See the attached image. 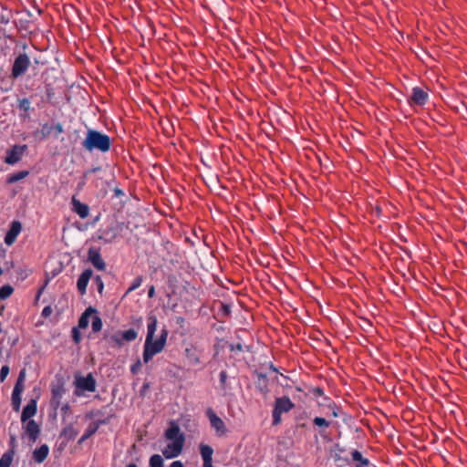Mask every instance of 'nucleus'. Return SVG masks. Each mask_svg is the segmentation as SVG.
<instances>
[{
	"label": "nucleus",
	"mask_w": 467,
	"mask_h": 467,
	"mask_svg": "<svg viewBox=\"0 0 467 467\" xmlns=\"http://www.w3.org/2000/svg\"><path fill=\"white\" fill-rule=\"evenodd\" d=\"M73 210L76 212L80 218H87L89 213L88 205L80 202L78 200L73 198L72 199Z\"/></svg>",
	"instance_id": "obj_21"
},
{
	"label": "nucleus",
	"mask_w": 467,
	"mask_h": 467,
	"mask_svg": "<svg viewBox=\"0 0 467 467\" xmlns=\"http://www.w3.org/2000/svg\"><path fill=\"white\" fill-rule=\"evenodd\" d=\"M88 260L98 270H105L106 263L101 257L99 251L94 247H90L88 252Z\"/></svg>",
	"instance_id": "obj_12"
},
{
	"label": "nucleus",
	"mask_w": 467,
	"mask_h": 467,
	"mask_svg": "<svg viewBox=\"0 0 467 467\" xmlns=\"http://www.w3.org/2000/svg\"><path fill=\"white\" fill-rule=\"evenodd\" d=\"M54 95L53 88L50 87V85L47 86V99L50 100Z\"/></svg>",
	"instance_id": "obj_43"
},
{
	"label": "nucleus",
	"mask_w": 467,
	"mask_h": 467,
	"mask_svg": "<svg viewBox=\"0 0 467 467\" xmlns=\"http://www.w3.org/2000/svg\"><path fill=\"white\" fill-rule=\"evenodd\" d=\"M127 467H138V466L136 464H134V463H130V464L127 465Z\"/></svg>",
	"instance_id": "obj_58"
},
{
	"label": "nucleus",
	"mask_w": 467,
	"mask_h": 467,
	"mask_svg": "<svg viewBox=\"0 0 467 467\" xmlns=\"http://www.w3.org/2000/svg\"><path fill=\"white\" fill-rule=\"evenodd\" d=\"M141 282H142V276H138V277H136V278L133 280V282H132L131 285L129 287V289H128L127 293H130V292H131V291H133V290L137 289L138 287H140V285H141Z\"/></svg>",
	"instance_id": "obj_35"
},
{
	"label": "nucleus",
	"mask_w": 467,
	"mask_h": 467,
	"mask_svg": "<svg viewBox=\"0 0 467 467\" xmlns=\"http://www.w3.org/2000/svg\"><path fill=\"white\" fill-rule=\"evenodd\" d=\"M44 288H45L44 286H43V287H41V289L39 290V292H38V294H37L36 298H38V297H39V296H40V294L42 293V291L44 290Z\"/></svg>",
	"instance_id": "obj_56"
},
{
	"label": "nucleus",
	"mask_w": 467,
	"mask_h": 467,
	"mask_svg": "<svg viewBox=\"0 0 467 467\" xmlns=\"http://www.w3.org/2000/svg\"><path fill=\"white\" fill-rule=\"evenodd\" d=\"M341 409L330 398L323 396V428L334 425L333 419L338 417Z\"/></svg>",
	"instance_id": "obj_4"
},
{
	"label": "nucleus",
	"mask_w": 467,
	"mask_h": 467,
	"mask_svg": "<svg viewBox=\"0 0 467 467\" xmlns=\"http://www.w3.org/2000/svg\"><path fill=\"white\" fill-rule=\"evenodd\" d=\"M30 66V58L26 53L19 54L12 67V77L16 78L23 76Z\"/></svg>",
	"instance_id": "obj_7"
},
{
	"label": "nucleus",
	"mask_w": 467,
	"mask_h": 467,
	"mask_svg": "<svg viewBox=\"0 0 467 467\" xmlns=\"http://www.w3.org/2000/svg\"><path fill=\"white\" fill-rule=\"evenodd\" d=\"M21 230H22V224L20 222H18V221L12 222L10 229L8 230V232L5 234V243L7 245H12L15 243L17 235L21 232Z\"/></svg>",
	"instance_id": "obj_13"
},
{
	"label": "nucleus",
	"mask_w": 467,
	"mask_h": 467,
	"mask_svg": "<svg viewBox=\"0 0 467 467\" xmlns=\"http://www.w3.org/2000/svg\"><path fill=\"white\" fill-rule=\"evenodd\" d=\"M203 467H213V461H203Z\"/></svg>",
	"instance_id": "obj_53"
},
{
	"label": "nucleus",
	"mask_w": 467,
	"mask_h": 467,
	"mask_svg": "<svg viewBox=\"0 0 467 467\" xmlns=\"http://www.w3.org/2000/svg\"><path fill=\"white\" fill-rule=\"evenodd\" d=\"M141 361L140 360H137L131 367H130V371L132 374H137L140 368H141Z\"/></svg>",
	"instance_id": "obj_39"
},
{
	"label": "nucleus",
	"mask_w": 467,
	"mask_h": 467,
	"mask_svg": "<svg viewBox=\"0 0 467 467\" xmlns=\"http://www.w3.org/2000/svg\"><path fill=\"white\" fill-rule=\"evenodd\" d=\"M10 368L7 365L2 367L0 371V380L4 381L7 375L9 374Z\"/></svg>",
	"instance_id": "obj_38"
},
{
	"label": "nucleus",
	"mask_w": 467,
	"mask_h": 467,
	"mask_svg": "<svg viewBox=\"0 0 467 467\" xmlns=\"http://www.w3.org/2000/svg\"><path fill=\"white\" fill-rule=\"evenodd\" d=\"M322 167L327 169V166L324 162L322 164Z\"/></svg>",
	"instance_id": "obj_64"
},
{
	"label": "nucleus",
	"mask_w": 467,
	"mask_h": 467,
	"mask_svg": "<svg viewBox=\"0 0 467 467\" xmlns=\"http://www.w3.org/2000/svg\"><path fill=\"white\" fill-rule=\"evenodd\" d=\"M102 319L99 316H95L92 319V331L98 333L102 329Z\"/></svg>",
	"instance_id": "obj_32"
},
{
	"label": "nucleus",
	"mask_w": 467,
	"mask_h": 467,
	"mask_svg": "<svg viewBox=\"0 0 467 467\" xmlns=\"http://www.w3.org/2000/svg\"><path fill=\"white\" fill-rule=\"evenodd\" d=\"M71 333H72V338H73L74 342L77 344L79 343L81 340V334H80L79 328L77 327H74L72 328Z\"/></svg>",
	"instance_id": "obj_36"
},
{
	"label": "nucleus",
	"mask_w": 467,
	"mask_h": 467,
	"mask_svg": "<svg viewBox=\"0 0 467 467\" xmlns=\"http://www.w3.org/2000/svg\"><path fill=\"white\" fill-rule=\"evenodd\" d=\"M281 415H282V413H280L275 410H273V424L274 425H278L281 422Z\"/></svg>",
	"instance_id": "obj_40"
},
{
	"label": "nucleus",
	"mask_w": 467,
	"mask_h": 467,
	"mask_svg": "<svg viewBox=\"0 0 467 467\" xmlns=\"http://www.w3.org/2000/svg\"><path fill=\"white\" fill-rule=\"evenodd\" d=\"M206 415L209 418L211 426L216 431L219 436H223L227 432L224 422L212 409L207 410Z\"/></svg>",
	"instance_id": "obj_10"
},
{
	"label": "nucleus",
	"mask_w": 467,
	"mask_h": 467,
	"mask_svg": "<svg viewBox=\"0 0 467 467\" xmlns=\"http://www.w3.org/2000/svg\"><path fill=\"white\" fill-rule=\"evenodd\" d=\"M155 296V287L153 285H151L150 288H149V291H148V296L150 298H152L153 296Z\"/></svg>",
	"instance_id": "obj_46"
},
{
	"label": "nucleus",
	"mask_w": 467,
	"mask_h": 467,
	"mask_svg": "<svg viewBox=\"0 0 467 467\" xmlns=\"http://www.w3.org/2000/svg\"><path fill=\"white\" fill-rule=\"evenodd\" d=\"M25 431L28 435L30 441L34 443L39 436L40 428L36 420H29L25 426Z\"/></svg>",
	"instance_id": "obj_15"
},
{
	"label": "nucleus",
	"mask_w": 467,
	"mask_h": 467,
	"mask_svg": "<svg viewBox=\"0 0 467 467\" xmlns=\"http://www.w3.org/2000/svg\"><path fill=\"white\" fill-rule=\"evenodd\" d=\"M16 441V437L15 436H11V442H15Z\"/></svg>",
	"instance_id": "obj_61"
},
{
	"label": "nucleus",
	"mask_w": 467,
	"mask_h": 467,
	"mask_svg": "<svg viewBox=\"0 0 467 467\" xmlns=\"http://www.w3.org/2000/svg\"><path fill=\"white\" fill-rule=\"evenodd\" d=\"M148 388H149V384H144V385H143V389H144V390H147V389H148Z\"/></svg>",
	"instance_id": "obj_59"
},
{
	"label": "nucleus",
	"mask_w": 467,
	"mask_h": 467,
	"mask_svg": "<svg viewBox=\"0 0 467 467\" xmlns=\"http://www.w3.org/2000/svg\"><path fill=\"white\" fill-rule=\"evenodd\" d=\"M4 273V268L0 267V275H2Z\"/></svg>",
	"instance_id": "obj_62"
},
{
	"label": "nucleus",
	"mask_w": 467,
	"mask_h": 467,
	"mask_svg": "<svg viewBox=\"0 0 467 467\" xmlns=\"http://www.w3.org/2000/svg\"><path fill=\"white\" fill-rule=\"evenodd\" d=\"M17 107L20 110L27 112L31 109V102L26 98L20 99L17 100Z\"/></svg>",
	"instance_id": "obj_29"
},
{
	"label": "nucleus",
	"mask_w": 467,
	"mask_h": 467,
	"mask_svg": "<svg viewBox=\"0 0 467 467\" xmlns=\"http://www.w3.org/2000/svg\"><path fill=\"white\" fill-rule=\"evenodd\" d=\"M25 376H26V372H25V369H23L19 373V376H18L16 383H19V384L23 385V381H24Z\"/></svg>",
	"instance_id": "obj_44"
},
{
	"label": "nucleus",
	"mask_w": 467,
	"mask_h": 467,
	"mask_svg": "<svg viewBox=\"0 0 467 467\" xmlns=\"http://www.w3.org/2000/svg\"><path fill=\"white\" fill-rule=\"evenodd\" d=\"M15 451L13 449L5 452L0 459V467H10L14 459Z\"/></svg>",
	"instance_id": "obj_25"
},
{
	"label": "nucleus",
	"mask_w": 467,
	"mask_h": 467,
	"mask_svg": "<svg viewBox=\"0 0 467 467\" xmlns=\"http://www.w3.org/2000/svg\"><path fill=\"white\" fill-rule=\"evenodd\" d=\"M94 282L97 285L98 292L99 294H102L103 289H104V283H103L101 277L99 275L95 276Z\"/></svg>",
	"instance_id": "obj_37"
},
{
	"label": "nucleus",
	"mask_w": 467,
	"mask_h": 467,
	"mask_svg": "<svg viewBox=\"0 0 467 467\" xmlns=\"http://www.w3.org/2000/svg\"><path fill=\"white\" fill-rule=\"evenodd\" d=\"M293 406L294 404L292 403L289 398L283 397L275 400L274 410L280 413H284L289 411L293 408Z\"/></svg>",
	"instance_id": "obj_18"
},
{
	"label": "nucleus",
	"mask_w": 467,
	"mask_h": 467,
	"mask_svg": "<svg viewBox=\"0 0 467 467\" xmlns=\"http://www.w3.org/2000/svg\"><path fill=\"white\" fill-rule=\"evenodd\" d=\"M95 313H97V309L92 306H88L80 316L78 320V326L77 327L82 329L87 328L89 323V317H91V315Z\"/></svg>",
	"instance_id": "obj_22"
},
{
	"label": "nucleus",
	"mask_w": 467,
	"mask_h": 467,
	"mask_svg": "<svg viewBox=\"0 0 467 467\" xmlns=\"http://www.w3.org/2000/svg\"><path fill=\"white\" fill-rule=\"evenodd\" d=\"M185 436H181L179 439L172 441V442L166 445L162 450V454L166 459H172L179 456L183 449Z\"/></svg>",
	"instance_id": "obj_8"
},
{
	"label": "nucleus",
	"mask_w": 467,
	"mask_h": 467,
	"mask_svg": "<svg viewBox=\"0 0 467 467\" xmlns=\"http://www.w3.org/2000/svg\"><path fill=\"white\" fill-rule=\"evenodd\" d=\"M271 369H273L274 371H276L275 368H274L273 365H271Z\"/></svg>",
	"instance_id": "obj_63"
},
{
	"label": "nucleus",
	"mask_w": 467,
	"mask_h": 467,
	"mask_svg": "<svg viewBox=\"0 0 467 467\" xmlns=\"http://www.w3.org/2000/svg\"><path fill=\"white\" fill-rule=\"evenodd\" d=\"M258 381L257 387L261 391H265L266 389V375L261 372H256Z\"/></svg>",
	"instance_id": "obj_31"
},
{
	"label": "nucleus",
	"mask_w": 467,
	"mask_h": 467,
	"mask_svg": "<svg viewBox=\"0 0 467 467\" xmlns=\"http://www.w3.org/2000/svg\"><path fill=\"white\" fill-rule=\"evenodd\" d=\"M5 270H10L11 268L14 267V263L13 262H5Z\"/></svg>",
	"instance_id": "obj_50"
},
{
	"label": "nucleus",
	"mask_w": 467,
	"mask_h": 467,
	"mask_svg": "<svg viewBox=\"0 0 467 467\" xmlns=\"http://www.w3.org/2000/svg\"><path fill=\"white\" fill-rule=\"evenodd\" d=\"M185 358L189 365L195 366L200 363V351L193 346L185 348Z\"/></svg>",
	"instance_id": "obj_16"
},
{
	"label": "nucleus",
	"mask_w": 467,
	"mask_h": 467,
	"mask_svg": "<svg viewBox=\"0 0 467 467\" xmlns=\"http://www.w3.org/2000/svg\"><path fill=\"white\" fill-rule=\"evenodd\" d=\"M53 310L50 306H46L42 311V317H48L52 314Z\"/></svg>",
	"instance_id": "obj_42"
},
{
	"label": "nucleus",
	"mask_w": 467,
	"mask_h": 467,
	"mask_svg": "<svg viewBox=\"0 0 467 467\" xmlns=\"http://www.w3.org/2000/svg\"><path fill=\"white\" fill-rule=\"evenodd\" d=\"M227 379V373L226 371L223 370L220 372V384L223 389H224V385L226 383Z\"/></svg>",
	"instance_id": "obj_41"
},
{
	"label": "nucleus",
	"mask_w": 467,
	"mask_h": 467,
	"mask_svg": "<svg viewBox=\"0 0 467 467\" xmlns=\"http://www.w3.org/2000/svg\"><path fill=\"white\" fill-rule=\"evenodd\" d=\"M23 385L22 384H19V383H16L15 385V388L13 389V393H12V402H13V406H14V409L16 410H18L19 408H20V404H21V393L23 391Z\"/></svg>",
	"instance_id": "obj_24"
},
{
	"label": "nucleus",
	"mask_w": 467,
	"mask_h": 467,
	"mask_svg": "<svg viewBox=\"0 0 467 467\" xmlns=\"http://www.w3.org/2000/svg\"><path fill=\"white\" fill-rule=\"evenodd\" d=\"M93 271L91 269H86L82 272V274L79 275L78 282H77V287L78 290L81 295L86 294L88 284L92 277Z\"/></svg>",
	"instance_id": "obj_14"
},
{
	"label": "nucleus",
	"mask_w": 467,
	"mask_h": 467,
	"mask_svg": "<svg viewBox=\"0 0 467 467\" xmlns=\"http://www.w3.org/2000/svg\"><path fill=\"white\" fill-rule=\"evenodd\" d=\"M314 422L317 426L321 427V417H316Z\"/></svg>",
	"instance_id": "obj_52"
},
{
	"label": "nucleus",
	"mask_w": 467,
	"mask_h": 467,
	"mask_svg": "<svg viewBox=\"0 0 467 467\" xmlns=\"http://www.w3.org/2000/svg\"><path fill=\"white\" fill-rule=\"evenodd\" d=\"M429 100V94L420 87H414L409 99L410 105L424 106Z\"/></svg>",
	"instance_id": "obj_9"
},
{
	"label": "nucleus",
	"mask_w": 467,
	"mask_h": 467,
	"mask_svg": "<svg viewBox=\"0 0 467 467\" xmlns=\"http://www.w3.org/2000/svg\"><path fill=\"white\" fill-rule=\"evenodd\" d=\"M36 413V401L31 400L23 409L21 415V421L26 422L29 420Z\"/></svg>",
	"instance_id": "obj_17"
},
{
	"label": "nucleus",
	"mask_w": 467,
	"mask_h": 467,
	"mask_svg": "<svg viewBox=\"0 0 467 467\" xmlns=\"http://www.w3.org/2000/svg\"><path fill=\"white\" fill-rule=\"evenodd\" d=\"M55 130H56V134L58 135L60 133L63 132V126L61 123H57L56 126H55Z\"/></svg>",
	"instance_id": "obj_45"
},
{
	"label": "nucleus",
	"mask_w": 467,
	"mask_h": 467,
	"mask_svg": "<svg viewBox=\"0 0 467 467\" xmlns=\"http://www.w3.org/2000/svg\"><path fill=\"white\" fill-rule=\"evenodd\" d=\"M74 385L76 387L74 394L78 397L83 395L85 391L94 392L96 390V379L91 373L86 377L77 374L75 376Z\"/></svg>",
	"instance_id": "obj_3"
},
{
	"label": "nucleus",
	"mask_w": 467,
	"mask_h": 467,
	"mask_svg": "<svg viewBox=\"0 0 467 467\" xmlns=\"http://www.w3.org/2000/svg\"><path fill=\"white\" fill-rule=\"evenodd\" d=\"M200 453L202 461H213V449L211 446L202 443L200 445Z\"/></svg>",
	"instance_id": "obj_26"
},
{
	"label": "nucleus",
	"mask_w": 467,
	"mask_h": 467,
	"mask_svg": "<svg viewBox=\"0 0 467 467\" xmlns=\"http://www.w3.org/2000/svg\"><path fill=\"white\" fill-rule=\"evenodd\" d=\"M98 428L97 427H89L86 432L83 434V436L79 439L78 443L84 442L87 439H88L90 436H92L96 431Z\"/></svg>",
	"instance_id": "obj_33"
},
{
	"label": "nucleus",
	"mask_w": 467,
	"mask_h": 467,
	"mask_svg": "<svg viewBox=\"0 0 467 467\" xmlns=\"http://www.w3.org/2000/svg\"><path fill=\"white\" fill-rule=\"evenodd\" d=\"M137 337V331L133 328H130L126 331H118L112 335L106 333L104 337L109 342H114L118 347H121L124 341H134Z\"/></svg>",
	"instance_id": "obj_6"
},
{
	"label": "nucleus",
	"mask_w": 467,
	"mask_h": 467,
	"mask_svg": "<svg viewBox=\"0 0 467 467\" xmlns=\"http://www.w3.org/2000/svg\"><path fill=\"white\" fill-rule=\"evenodd\" d=\"M52 399L50 401L54 410H57L61 404V399L66 393L65 380L63 377H56V380L51 384Z\"/></svg>",
	"instance_id": "obj_5"
},
{
	"label": "nucleus",
	"mask_w": 467,
	"mask_h": 467,
	"mask_svg": "<svg viewBox=\"0 0 467 467\" xmlns=\"http://www.w3.org/2000/svg\"><path fill=\"white\" fill-rule=\"evenodd\" d=\"M5 251H2V252L0 253V256L5 257Z\"/></svg>",
	"instance_id": "obj_60"
},
{
	"label": "nucleus",
	"mask_w": 467,
	"mask_h": 467,
	"mask_svg": "<svg viewBox=\"0 0 467 467\" xmlns=\"http://www.w3.org/2000/svg\"><path fill=\"white\" fill-rule=\"evenodd\" d=\"M236 348H237L238 350H242V345H241L240 343H238V344L236 345Z\"/></svg>",
	"instance_id": "obj_57"
},
{
	"label": "nucleus",
	"mask_w": 467,
	"mask_h": 467,
	"mask_svg": "<svg viewBox=\"0 0 467 467\" xmlns=\"http://www.w3.org/2000/svg\"><path fill=\"white\" fill-rule=\"evenodd\" d=\"M170 467H184V465L181 461H175L170 465Z\"/></svg>",
	"instance_id": "obj_48"
},
{
	"label": "nucleus",
	"mask_w": 467,
	"mask_h": 467,
	"mask_svg": "<svg viewBox=\"0 0 467 467\" xmlns=\"http://www.w3.org/2000/svg\"><path fill=\"white\" fill-rule=\"evenodd\" d=\"M158 319L156 316L151 315L148 317L147 335L144 343L143 361L148 363L152 358L161 353L166 345L169 331L163 327L157 340H154V335L157 329Z\"/></svg>",
	"instance_id": "obj_1"
},
{
	"label": "nucleus",
	"mask_w": 467,
	"mask_h": 467,
	"mask_svg": "<svg viewBox=\"0 0 467 467\" xmlns=\"http://www.w3.org/2000/svg\"><path fill=\"white\" fill-rule=\"evenodd\" d=\"M26 148H27L26 145L13 146L12 149H10L6 151V156H5V161L7 164H15V163L18 162L21 160Z\"/></svg>",
	"instance_id": "obj_11"
},
{
	"label": "nucleus",
	"mask_w": 467,
	"mask_h": 467,
	"mask_svg": "<svg viewBox=\"0 0 467 467\" xmlns=\"http://www.w3.org/2000/svg\"><path fill=\"white\" fill-rule=\"evenodd\" d=\"M111 140L107 135L99 130H88L87 137L82 141V147L88 151L99 150L107 152L110 150Z\"/></svg>",
	"instance_id": "obj_2"
},
{
	"label": "nucleus",
	"mask_w": 467,
	"mask_h": 467,
	"mask_svg": "<svg viewBox=\"0 0 467 467\" xmlns=\"http://www.w3.org/2000/svg\"><path fill=\"white\" fill-rule=\"evenodd\" d=\"M150 467H163V459L159 454H154L150 458Z\"/></svg>",
	"instance_id": "obj_30"
},
{
	"label": "nucleus",
	"mask_w": 467,
	"mask_h": 467,
	"mask_svg": "<svg viewBox=\"0 0 467 467\" xmlns=\"http://www.w3.org/2000/svg\"><path fill=\"white\" fill-rule=\"evenodd\" d=\"M326 343L328 347H330V342L328 339L325 338L323 339V344Z\"/></svg>",
	"instance_id": "obj_54"
},
{
	"label": "nucleus",
	"mask_w": 467,
	"mask_h": 467,
	"mask_svg": "<svg viewBox=\"0 0 467 467\" xmlns=\"http://www.w3.org/2000/svg\"><path fill=\"white\" fill-rule=\"evenodd\" d=\"M14 292V288L10 285H5L0 288V299L8 298Z\"/></svg>",
	"instance_id": "obj_27"
},
{
	"label": "nucleus",
	"mask_w": 467,
	"mask_h": 467,
	"mask_svg": "<svg viewBox=\"0 0 467 467\" xmlns=\"http://www.w3.org/2000/svg\"><path fill=\"white\" fill-rule=\"evenodd\" d=\"M28 175V171H19V172H16V173H14L12 174L8 179H7V182L8 183H14V182H16L24 178H26V176Z\"/></svg>",
	"instance_id": "obj_28"
},
{
	"label": "nucleus",
	"mask_w": 467,
	"mask_h": 467,
	"mask_svg": "<svg viewBox=\"0 0 467 467\" xmlns=\"http://www.w3.org/2000/svg\"><path fill=\"white\" fill-rule=\"evenodd\" d=\"M352 460L357 462L356 467H371V463L368 458L363 457L362 453L354 450L350 452Z\"/></svg>",
	"instance_id": "obj_23"
},
{
	"label": "nucleus",
	"mask_w": 467,
	"mask_h": 467,
	"mask_svg": "<svg viewBox=\"0 0 467 467\" xmlns=\"http://www.w3.org/2000/svg\"><path fill=\"white\" fill-rule=\"evenodd\" d=\"M101 170V167L98 166V167H94L92 169H90L89 171H88L86 172V175L88 174V173H91V172H98Z\"/></svg>",
	"instance_id": "obj_49"
},
{
	"label": "nucleus",
	"mask_w": 467,
	"mask_h": 467,
	"mask_svg": "<svg viewBox=\"0 0 467 467\" xmlns=\"http://www.w3.org/2000/svg\"><path fill=\"white\" fill-rule=\"evenodd\" d=\"M114 195L115 197H120V196H123L124 195V192L122 190L119 189V188H116L114 190Z\"/></svg>",
	"instance_id": "obj_47"
},
{
	"label": "nucleus",
	"mask_w": 467,
	"mask_h": 467,
	"mask_svg": "<svg viewBox=\"0 0 467 467\" xmlns=\"http://www.w3.org/2000/svg\"><path fill=\"white\" fill-rule=\"evenodd\" d=\"M63 434L67 436L69 440H72L77 436L78 432L72 426H67V428L64 429Z\"/></svg>",
	"instance_id": "obj_34"
},
{
	"label": "nucleus",
	"mask_w": 467,
	"mask_h": 467,
	"mask_svg": "<svg viewBox=\"0 0 467 467\" xmlns=\"http://www.w3.org/2000/svg\"><path fill=\"white\" fill-rule=\"evenodd\" d=\"M49 447L47 444L41 445L33 452V459L37 463H42L48 456Z\"/></svg>",
	"instance_id": "obj_20"
},
{
	"label": "nucleus",
	"mask_w": 467,
	"mask_h": 467,
	"mask_svg": "<svg viewBox=\"0 0 467 467\" xmlns=\"http://www.w3.org/2000/svg\"><path fill=\"white\" fill-rule=\"evenodd\" d=\"M315 392L321 394V389L319 387L316 388Z\"/></svg>",
	"instance_id": "obj_55"
},
{
	"label": "nucleus",
	"mask_w": 467,
	"mask_h": 467,
	"mask_svg": "<svg viewBox=\"0 0 467 467\" xmlns=\"http://www.w3.org/2000/svg\"><path fill=\"white\" fill-rule=\"evenodd\" d=\"M68 410H69V405H68V404H65V405H63V406H62V408H61V410H62V412H63L64 414H67V411H68Z\"/></svg>",
	"instance_id": "obj_51"
},
{
	"label": "nucleus",
	"mask_w": 467,
	"mask_h": 467,
	"mask_svg": "<svg viewBox=\"0 0 467 467\" xmlns=\"http://www.w3.org/2000/svg\"><path fill=\"white\" fill-rule=\"evenodd\" d=\"M181 436H184V434L181 432L179 425L175 421H171L170 427L165 431V438L167 440L175 441Z\"/></svg>",
	"instance_id": "obj_19"
}]
</instances>
